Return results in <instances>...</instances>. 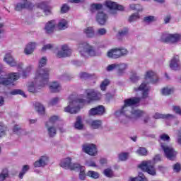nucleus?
<instances>
[{"instance_id": "nucleus-41", "label": "nucleus", "mask_w": 181, "mask_h": 181, "mask_svg": "<svg viewBox=\"0 0 181 181\" xmlns=\"http://www.w3.org/2000/svg\"><path fill=\"white\" fill-rule=\"evenodd\" d=\"M76 170H80L79 179H81V180H84L86 179V173L84 172V166L80 165V167L77 168Z\"/></svg>"}, {"instance_id": "nucleus-34", "label": "nucleus", "mask_w": 181, "mask_h": 181, "mask_svg": "<svg viewBox=\"0 0 181 181\" xmlns=\"http://www.w3.org/2000/svg\"><path fill=\"white\" fill-rule=\"evenodd\" d=\"M144 114H145V112L140 110H136L131 111L130 115H134L136 118H141Z\"/></svg>"}, {"instance_id": "nucleus-45", "label": "nucleus", "mask_w": 181, "mask_h": 181, "mask_svg": "<svg viewBox=\"0 0 181 181\" xmlns=\"http://www.w3.org/2000/svg\"><path fill=\"white\" fill-rule=\"evenodd\" d=\"M155 21H156V18L155 16H146L144 18V22L146 23H152V22H155Z\"/></svg>"}, {"instance_id": "nucleus-60", "label": "nucleus", "mask_w": 181, "mask_h": 181, "mask_svg": "<svg viewBox=\"0 0 181 181\" xmlns=\"http://www.w3.org/2000/svg\"><path fill=\"white\" fill-rule=\"evenodd\" d=\"M59 121V116H52L49 118V122L51 124H54V122H57Z\"/></svg>"}, {"instance_id": "nucleus-64", "label": "nucleus", "mask_w": 181, "mask_h": 181, "mask_svg": "<svg viewBox=\"0 0 181 181\" xmlns=\"http://www.w3.org/2000/svg\"><path fill=\"white\" fill-rule=\"evenodd\" d=\"M79 77H80V78H88V77H90V74H88L86 72H81L79 74Z\"/></svg>"}, {"instance_id": "nucleus-9", "label": "nucleus", "mask_w": 181, "mask_h": 181, "mask_svg": "<svg viewBox=\"0 0 181 181\" xmlns=\"http://www.w3.org/2000/svg\"><path fill=\"white\" fill-rule=\"evenodd\" d=\"M82 151L87 155L90 156H95L98 153V150L97 149V146L95 144H83L82 146Z\"/></svg>"}, {"instance_id": "nucleus-63", "label": "nucleus", "mask_w": 181, "mask_h": 181, "mask_svg": "<svg viewBox=\"0 0 181 181\" xmlns=\"http://www.w3.org/2000/svg\"><path fill=\"white\" fill-rule=\"evenodd\" d=\"M125 35H128V28L119 31V36H125Z\"/></svg>"}, {"instance_id": "nucleus-62", "label": "nucleus", "mask_w": 181, "mask_h": 181, "mask_svg": "<svg viewBox=\"0 0 181 181\" xmlns=\"http://www.w3.org/2000/svg\"><path fill=\"white\" fill-rule=\"evenodd\" d=\"M173 170L178 173L180 170H181V165H180V163H175L174 165H173Z\"/></svg>"}, {"instance_id": "nucleus-36", "label": "nucleus", "mask_w": 181, "mask_h": 181, "mask_svg": "<svg viewBox=\"0 0 181 181\" xmlns=\"http://www.w3.org/2000/svg\"><path fill=\"white\" fill-rule=\"evenodd\" d=\"M129 8H130V9H132V11H136V12H142V11H144V8L141 6V4H130Z\"/></svg>"}, {"instance_id": "nucleus-57", "label": "nucleus", "mask_w": 181, "mask_h": 181, "mask_svg": "<svg viewBox=\"0 0 181 181\" xmlns=\"http://www.w3.org/2000/svg\"><path fill=\"white\" fill-rule=\"evenodd\" d=\"M32 70V68L30 66H28L26 68L25 70L23 71V78H26L28 76V73Z\"/></svg>"}, {"instance_id": "nucleus-11", "label": "nucleus", "mask_w": 181, "mask_h": 181, "mask_svg": "<svg viewBox=\"0 0 181 181\" xmlns=\"http://www.w3.org/2000/svg\"><path fill=\"white\" fill-rule=\"evenodd\" d=\"M35 5L32 2L28 0H23V3H18L15 6V11H21L23 9H28V11H32Z\"/></svg>"}, {"instance_id": "nucleus-32", "label": "nucleus", "mask_w": 181, "mask_h": 181, "mask_svg": "<svg viewBox=\"0 0 181 181\" xmlns=\"http://www.w3.org/2000/svg\"><path fill=\"white\" fill-rule=\"evenodd\" d=\"M58 28L60 30H64V29L69 28V23L65 19H62L58 23Z\"/></svg>"}, {"instance_id": "nucleus-13", "label": "nucleus", "mask_w": 181, "mask_h": 181, "mask_svg": "<svg viewBox=\"0 0 181 181\" xmlns=\"http://www.w3.org/2000/svg\"><path fill=\"white\" fill-rule=\"evenodd\" d=\"M136 93L141 91L142 93V98H148V95L149 94V88L146 83L143 82L138 88H134Z\"/></svg>"}, {"instance_id": "nucleus-33", "label": "nucleus", "mask_w": 181, "mask_h": 181, "mask_svg": "<svg viewBox=\"0 0 181 181\" xmlns=\"http://www.w3.org/2000/svg\"><path fill=\"white\" fill-rule=\"evenodd\" d=\"M175 88H173L165 87L162 89L161 94L163 95H170V94H173Z\"/></svg>"}, {"instance_id": "nucleus-37", "label": "nucleus", "mask_w": 181, "mask_h": 181, "mask_svg": "<svg viewBox=\"0 0 181 181\" xmlns=\"http://www.w3.org/2000/svg\"><path fill=\"white\" fill-rule=\"evenodd\" d=\"M9 176V171L8 168H4L2 170L1 173L0 174V181H4L6 177Z\"/></svg>"}, {"instance_id": "nucleus-35", "label": "nucleus", "mask_w": 181, "mask_h": 181, "mask_svg": "<svg viewBox=\"0 0 181 181\" xmlns=\"http://www.w3.org/2000/svg\"><path fill=\"white\" fill-rule=\"evenodd\" d=\"M35 110L38 112V114H40L41 115L45 114V107L39 103H35Z\"/></svg>"}, {"instance_id": "nucleus-50", "label": "nucleus", "mask_w": 181, "mask_h": 181, "mask_svg": "<svg viewBox=\"0 0 181 181\" xmlns=\"http://www.w3.org/2000/svg\"><path fill=\"white\" fill-rule=\"evenodd\" d=\"M13 132H14L17 135H21V134L22 132V129L21 127H19V126L18 124H16L13 127Z\"/></svg>"}, {"instance_id": "nucleus-59", "label": "nucleus", "mask_w": 181, "mask_h": 181, "mask_svg": "<svg viewBox=\"0 0 181 181\" xmlns=\"http://www.w3.org/2000/svg\"><path fill=\"white\" fill-rule=\"evenodd\" d=\"M107 33V30L105 28H100L98 30V35L100 36H104Z\"/></svg>"}, {"instance_id": "nucleus-2", "label": "nucleus", "mask_w": 181, "mask_h": 181, "mask_svg": "<svg viewBox=\"0 0 181 181\" xmlns=\"http://www.w3.org/2000/svg\"><path fill=\"white\" fill-rule=\"evenodd\" d=\"M69 105L64 107V112H69V114H77L80 111V105L84 104L86 100L82 98H74V95H71L69 98Z\"/></svg>"}, {"instance_id": "nucleus-42", "label": "nucleus", "mask_w": 181, "mask_h": 181, "mask_svg": "<svg viewBox=\"0 0 181 181\" xmlns=\"http://www.w3.org/2000/svg\"><path fill=\"white\" fill-rule=\"evenodd\" d=\"M107 86H110V80L106 78L102 81L100 84V89L102 91H105V90H107Z\"/></svg>"}, {"instance_id": "nucleus-1", "label": "nucleus", "mask_w": 181, "mask_h": 181, "mask_svg": "<svg viewBox=\"0 0 181 181\" xmlns=\"http://www.w3.org/2000/svg\"><path fill=\"white\" fill-rule=\"evenodd\" d=\"M47 64V59L43 57L39 62L38 69L35 73V80H39L40 83L47 84L49 83V73L50 70L48 68L42 69Z\"/></svg>"}, {"instance_id": "nucleus-10", "label": "nucleus", "mask_w": 181, "mask_h": 181, "mask_svg": "<svg viewBox=\"0 0 181 181\" xmlns=\"http://www.w3.org/2000/svg\"><path fill=\"white\" fill-rule=\"evenodd\" d=\"M86 97L89 103L90 101H98V100H101V93L94 89L86 90Z\"/></svg>"}, {"instance_id": "nucleus-20", "label": "nucleus", "mask_w": 181, "mask_h": 181, "mask_svg": "<svg viewBox=\"0 0 181 181\" xmlns=\"http://www.w3.org/2000/svg\"><path fill=\"white\" fill-rule=\"evenodd\" d=\"M49 163V157L44 156H41V158L34 163L35 168H44Z\"/></svg>"}, {"instance_id": "nucleus-44", "label": "nucleus", "mask_w": 181, "mask_h": 181, "mask_svg": "<svg viewBox=\"0 0 181 181\" xmlns=\"http://www.w3.org/2000/svg\"><path fill=\"white\" fill-rule=\"evenodd\" d=\"M103 173L107 177H112L114 176V172L111 168L105 169Z\"/></svg>"}, {"instance_id": "nucleus-6", "label": "nucleus", "mask_w": 181, "mask_h": 181, "mask_svg": "<svg viewBox=\"0 0 181 181\" xmlns=\"http://www.w3.org/2000/svg\"><path fill=\"white\" fill-rule=\"evenodd\" d=\"M139 169H141L143 172H146L148 175L151 176H155L156 175V169L149 161H143L140 165H138Z\"/></svg>"}, {"instance_id": "nucleus-18", "label": "nucleus", "mask_w": 181, "mask_h": 181, "mask_svg": "<svg viewBox=\"0 0 181 181\" xmlns=\"http://www.w3.org/2000/svg\"><path fill=\"white\" fill-rule=\"evenodd\" d=\"M105 6L111 11H124V6L116 4L112 1H106Z\"/></svg>"}, {"instance_id": "nucleus-56", "label": "nucleus", "mask_w": 181, "mask_h": 181, "mask_svg": "<svg viewBox=\"0 0 181 181\" xmlns=\"http://www.w3.org/2000/svg\"><path fill=\"white\" fill-rule=\"evenodd\" d=\"M130 80L132 83H136L139 80V76H137L136 74H133L130 77Z\"/></svg>"}, {"instance_id": "nucleus-3", "label": "nucleus", "mask_w": 181, "mask_h": 181, "mask_svg": "<svg viewBox=\"0 0 181 181\" xmlns=\"http://www.w3.org/2000/svg\"><path fill=\"white\" fill-rule=\"evenodd\" d=\"M124 103V104L119 110V112L121 115H124L127 118H131V117H129L131 115L129 107L139 104V103H141V98L133 97L132 98L125 99Z\"/></svg>"}, {"instance_id": "nucleus-46", "label": "nucleus", "mask_w": 181, "mask_h": 181, "mask_svg": "<svg viewBox=\"0 0 181 181\" xmlns=\"http://www.w3.org/2000/svg\"><path fill=\"white\" fill-rule=\"evenodd\" d=\"M87 175L89 176V177H92L93 179H98L100 177L98 173L95 171H88Z\"/></svg>"}, {"instance_id": "nucleus-53", "label": "nucleus", "mask_w": 181, "mask_h": 181, "mask_svg": "<svg viewBox=\"0 0 181 181\" xmlns=\"http://www.w3.org/2000/svg\"><path fill=\"white\" fill-rule=\"evenodd\" d=\"M160 139H161V141H167V142H169V141H170V137L166 134H161L160 136Z\"/></svg>"}, {"instance_id": "nucleus-49", "label": "nucleus", "mask_w": 181, "mask_h": 181, "mask_svg": "<svg viewBox=\"0 0 181 181\" xmlns=\"http://www.w3.org/2000/svg\"><path fill=\"white\" fill-rule=\"evenodd\" d=\"M48 135L50 138H53L56 135V128L50 127L48 128Z\"/></svg>"}, {"instance_id": "nucleus-28", "label": "nucleus", "mask_w": 181, "mask_h": 181, "mask_svg": "<svg viewBox=\"0 0 181 181\" xmlns=\"http://www.w3.org/2000/svg\"><path fill=\"white\" fill-rule=\"evenodd\" d=\"M174 117L175 116L173 115H170V114L163 115L158 112L156 113L153 116V118H155V119H169V118H174Z\"/></svg>"}, {"instance_id": "nucleus-19", "label": "nucleus", "mask_w": 181, "mask_h": 181, "mask_svg": "<svg viewBox=\"0 0 181 181\" xmlns=\"http://www.w3.org/2000/svg\"><path fill=\"white\" fill-rule=\"evenodd\" d=\"M144 78L145 80H149L150 83L153 84H156V82L159 81L158 75L153 71H148L145 74Z\"/></svg>"}, {"instance_id": "nucleus-4", "label": "nucleus", "mask_w": 181, "mask_h": 181, "mask_svg": "<svg viewBox=\"0 0 181 181\" xmlns=\"http://www.w3.org/2000/svg\"><path fill=\"white\" fill-rule=\"evenodd\" d=\"M127 54H128V50L125 48L111 49L107 53V56L109 59H119V57L127 56Z\"/></svg>"}, {"instance_id": "nucleus-51", "label": "nucleus", "mask_w": 181, "mask_h": 181, "mask_svg": "<svg viewBox=\"0 0 181 181\" xmlns=\"http://www.w3.org/2000/svg\"><path fill=\"white\" fill-rule=\"evenodd\" d=\"M69 11H70V7L66 4H63L61 8V13H66Z\"/></svg>"}, {"instance_id": "nucleus-52", "label": "nucleus", "mask_w": 181, "mask_h": 181, "mask_svg": "<svg viewBox=\"0 0 181 181\" xmlns=\"http://www.w3.org/2000/svg\"><path fill=\"white\" fill-rule=\"evenodd\" d=\"M129 153H122L119 154V160H127L128 159Z\"/></svg>"}, {"instance_id": "nucleus-26", "label": "nucleus", "mask_w": 181, "mask_h": 181, "mask_svg": "<svg viewBox=\"0 0 181 181\" xmlns=\"http://www.w3.org/2000/svg\"><path fill=\"white\" fill-rule=\"evenodd\" d=\"M51 93H59L62 90V86L57 81H54L49 86Z\"/></svg>"}, {"instance_id": "nucleus-58", "label": "nucleus", "mask_w": 181, "mask_h": 181, "mask_svg": "<svg viewBox=\"0 0 181 181\" xmlns=\"http://www.w3.org/2000/svg\"><path fill=\"white\" fill-rule=\"evenodd\" d=\"M173 111H175V114H178V115H181L180 106H173Z\"/></svg>"}, {"instance_id": "nucleus-29", "label": "nucleus", "mask_w": 181, "mask_h": 181, "mask_svg": "<svg viewBox=\"0 0 181 181\" xmlns=\"http://www.w3.org/2000/svg\"><path fill=\"white\" fill-rule=\"evenodd\" d=\"M103 122L101 120H92L90 123V127H91L92 129H98V128H100Z\"/></svg>"}, {"instance_id": "nucleus-5", "label": "nucleus", "mask_w": 181, "mask_h": 181, "mask_svg": "<svg viewBox=\"0 0 181 181\" xmlns=\"http://www.w3.org/2000/svg\"><path fill=\"white\" fill-rule=\"evenodd\" d=\"M160 147L163 149L165 157L170 160H175L177 155V151L172 146H169L166 143H160Z\"/></svg>"}, {"instance_id": "nucleus-61", "label": "nucleus", "mask_w": 181, "mask_h": 181, "mask_svg": "<svg viewBox=\"0 0 181 181\" xmlns=\"http://www.w3.org/2000/svg\"><path fill=\"white\" fill-rule=\"evenodd\" d=\"M57 103H59V98H54L49 103V105H56Z\"/></svg>"}, {"instance_id": "nucleus-21", "label": "nucleus", "mask_w": 181, "mask_h": 181, "mask_svg": "<svg viewBox=\"0 0 181 181\" xmlns=\"http://www.w3.org/2000/svg\"><path fill=\"white\" fill-rule=\"evenodd\" d=\"M108 19V16L104 12L101 11L98 13L96 16V21L99 23V25H104L107 23V20Z\"/></svg>"}, {"instance_id": "nucleus-54", "label": "nucleus", "mask_w": 181, "mask_h": 181, "mask_svg": "<svg viewBox=\"0 0 181 181\" xmlns=\"http://www.w3.org/2000/svg\"><path fill=\"white\" fill-rule=\"evenodd\" d=\"M138 180L139 181H148V179L146 178V177H145V175H144V173H139Z\"/></svg>"}, {"instance_id": "nucleus-25", "label": "nucleus", "mask_w": 181, "mask_h": 181, "mask_svg": "<svg viewBox=\"0 0 181 181\" xmlns=\"http://www.w3.org/2000/svg\"><path fill=\"white\" fill-rule=\"evenodd\" d=\"M35 49H36V43L30 42L25 48L24 52L25 53V54H32V53L35 52Z\"/></svg>"}, {"instance_id": "nucleus-31", "label": "nucleus", "mask_w": 181, "mask_h": 181, "mask_svg": "<svg viewBox=\"0 0 181 181\" xmlns=\"http://www.w3.org/2000/svg\"><path fill=\"white\" fill-rule=\"evenodd\" d=\"M83 33L88 37H94V29L92 27H88L84 30Z\"/></svg>"}, {"instance_id": "nucleus-39", "label": "nucleus", "mask_w": 181, "mask_h": 181, "mask_svg": "<svg viewBox=\"0 0 181 181\" xmlns=\"http://www.w3.org/2000/svg\"><path fill=\"white\" fill-rule=\"evenodd\" d=\"M6 135V127L2 122H0V138Z\"/></svg>"}, {"instance_id": "nucleus-48", "label": "nucleus", "mask_w": 181, "mask_h": 181, "mask_svg": "<svg viewBox=\"0 0 181 181\" xmlns=\"http://www.w3.org/2000/svg\"><path fill=\"white\" fill-rule=\"evenodd\" d=\"M137 19H139V13H133L129 16V22H135V21H137Z\"/></svg>"}, {"instance_id": "nucleus-12", "label": "nucleus", "mask_w": 181, "mask_h": 181, "mask_svg": "<svg viewBox=\"0 0 181 181\" xmlns=\"http://www.w3.org/2000/svg\"><path fill=\"white\" fill-rule=\"evenodd\" d=\"M181 39V35L179 34H170L165 38H161L160 41L163 43H176Z\"/></svg>"}, {"instance_id": "nucleus-40", "label": "nucleus", "mask_w": 181, "mask_h": 181, "mask_svg": "<svg viewBox=\"0 0 181 181\" xmlns=\"http://www.w3.org/2000/svg\"><path fill=\"white\" fill-rule=\"evenodd\" d=\"M28 170H29V165H23L21 172L19 173L18 177L20 179H23V176H25Z\"/></svg>"}, {"instance_id": "nucleus-15", "label": "nucleus", "mask_w": 181, "mask_h": 181, "mask_svg": "<svg viewBox=\"0 0 181 181\" xmlns=\"http://www.w3.org/2000/svg\"><path fill=\"white\" fill-rule=\"evenodd\" d=\"M105 114V107L103 105H98L93 107L89 110V115H104Z\"/></svg>"}, {"instance_id": "nucleus-17", "label": "nucleus", "mask_w": 181, "mask_h": 181, "mask_svg": "<svg viewBox=\"0 0 181 181\" xmlns=\"http://www.w3.org/2000/svg\"><path fill=\"white\" fill-rule=\"evenodd\" d=\"M170 68L171 70H180L181 69V64H180V60L179 59L178 55H175L170 62Z\"/></svg>"}, {"instance_id": "nucleus-27", "label": "nucleus", "mask_w": 181, "mask_h": 181, "mask_svg": "<svg viewBox=\"0 0 181 181\" xmlns=\"http://www.w3.org/2000/svg\"><path fill=\"white\" fill-rule=\"evenodd\" d=\"M128 69V64L125 63L117 64V70L118 74H124V71Z\"/></svg>"}, {"instance_id": "nucleus-38", "label": "nucleus", "mask_w": 181, "mask_h": 181, "mask_svg": "<svg viewBox=\"0 0 181 181\" xmlns=\"http://www.w3.org/2000/svg\"><path fill=\"white\" fill-rule=\"evenodd\" d=\"M10 94L11 95H22V97L26 98V95L25 94V92L21 89H14L11 92H10Z\"/></svg>"}, {"instance_id": "nucleus-24", "label": "nucleus", "mask_w": 181, "mask_h": 181, "mask_svg": "<svg viewBox=\"0 0 181 181\" xmlns=\"http://www.w3.org/2000/svg\"><path fill=\"white\" fill-rule=\"evenodd\" d=\"M37 8H40V9H42L45 15H50V7L47 5V2H41L37 5Z\"/></svg>"}, {"instance_id": "nucleus-8", "label": "nucleus", "mask_w": 181, "mask_h": 181, "mask_svg": "<svg viewBox=\"0 0 181 181\" xmlns=\"http://www.w3.org/2000/svg\"><path fill=\"white\" fill-rule=\"evenodd\" d=\"M4 60L8 66H11V67H16L18 71L19 70H22V67H23V64L22 62H16L11 54H6Z\"/></svg>"}, {"instance_id": "nucleus-14", "label": "nucleus", "mask_w": 181, "mask_h": 181, "mask_svg": "<svg viewBox=\"0 0 181 181\" xmlns=\"http://www.w3.org/2000/svg\"><path fill=\"white\" fill-rule=\"evenodd\" d=\"M80 47H83V50H85L86 53L88 54V56L94 57L97 56V52H95V49L94 47L90 45L88 42H82L80 44Z\"/></svg>"}, {"instance_id": "nucleus-55", "label": "nucleus", "mask_w": 181, "mask_h": 181, "mask_svg": "<svg viewBox=\"0 0 181 181\" xmlns=\"http://www.w3.org/2000/svg\"><path fill=\"white\" fill-rule=\"evenodd\" d=\"M117 70V64H112L107 67V71H112V70Z\"/></svg>"}, {"instance_id": "nucleus-30", "label": "nucleus", "mask_w": 181, "mask_h": 181, "mask_svg": "<svg viewBox=\"0 0 181 181\" xmlns=\"http://www.w3.org/2000/svg\"><path fill=\"white\" fill-rule=\"evenodd\" d=\"M74 127L76 128V129H83L84 128V124H83L81 116H78L76 117V121L74 124Z\"/></svg>"}, {"instance_id": "nucleus-43", "label": "nucleus", "mask_w": 181, "mask_h": 181, "mask_svg": "<svg viewBox=\"0 0 181 181\" xmlns=\"http://www.w3.org/2000/svg\"><path fill=\"white\" fill-rule=\"evenodd\" d=\"M100 9H103L102 4H93L90 5L91 11H100Z\"/></svg>"}, {"instance_id": "nucleus-22", "label": "nucleus", "mask_w": 181, "mask_h": 181, "mask_svg": "<svg viewBox=\"0 0 181 181\" xmlns=\"http://www.w3.org/2000/svg\"><path fill=\"white\" fill-rule=\"evenodd\" d=\"M37 83H40L38 85V87H45V86L47 84V83H44L43 82H40L38 79H36V76H35L34 82H33L32 85H30L28 86V91L30 93H36V88H35V86H36Z\"/></svg>"}, {"instance_id": "nucleus-23", "label": "nucleus", "mask_w": 181, "mask_h": 181, "mask_svg": "<svg viewBox=\"0 0 181 181\" xmlns=\"http://www.w3.org/2000/svg\"><path fill=\"white\" fill-rule=\"evenodd\" d=\"M56 27V21L54 20L49 21L45 25L46 33L50 35L54 32V28Z\"/></svg>"}, {"instance_id": "nucleus-16", "label": "nucleus", "mask_w": 181, "mask_h": 181, "mask_svg": "<svg viewBox=\"0 0 181 181\" xmlns=\"http://www.w3.org/2000/svg\"><path fill=\"white\" fill-rule=\"evenodd\" d=\"M71 54V49L69 48V46L64 45L62 46V51H59L57 54V57L58 59H62V57H69Z\"/></svg>"}, {"instance_id": "nucleus-47", "label": "nucleus", "mask_w": 181, "mask_h": 181, "mask_svg": "<svg viewBox=\"0 0 181 181\" xmlns=\"http://www.w3.org/2000/svg\"><path fill=\"white\" fill-rule=\"evenodd\" d=\"M137 153H139V155H141V156H146V155H148V150H146L144 147H140L137 150Z\"/></svg>"}, {"instance_id": "nucleus-7", "label": "nucleus", "mask_w": 181, "mask_h": 181, "mask_svg": "<svg viewBox=\"0 0 181 181\" xmlns=\"http://www.w3.org/2000/svg\"><path fill=\"white\" fill-rule=\"evenodd\" d=\"M59 165L61 168H63L64 169H70V170H76L80 168V164L71 163V158L70 157L64 158Z\"/></svg>"}]
</instances>
